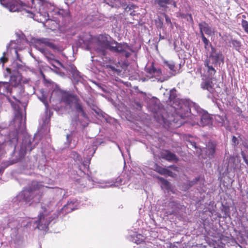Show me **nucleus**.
<instances>
[{
    "mask_svg": "<svg viewBox=\"0 0 248 248\" xmlns=\"http://www.w3.org/2000/svg\"><path fill=\"white\" fill-rule=\"evenodd\" d=\"M110 51L120 54L126 58H129L133 52L132 48L126 43H118L117 41L112 40L108 48Z\"/></svg>",
    "mask_w": 248,
    "mask_h": 248,
    "instance_id": "obj_1",
    "label": "nucleus"
},
{
    "mask_svg": "<svg viewBox=\"0 0 248 248\" xmlns=\"http://www.w3.org/2000/svg\"><path fill=\"white\" fill-rule=\"evenodd\" d=\"M0 3L11 12L21 11L26 6L20 0H0Z\"/></svg>",
    "mask_w": 248,
    "mask_h": 248,
    "instance_id": "obj_2",
    "label": "nucleus"
},
{
    "mask_svg": "<svg viewBox=\"0 0 248 248\" xmlns=\"http://www.w3.org/2000/svg\"><path fill=\"white\" fill-rule=\"evenodd\" d=\"M213 78L206 79L203 81L201 84V87L204 90H207L213 96L217 95L219 93V87L218 85L215 86L216 84L213 83Z\"/></svg>",
    "mask_w": 248,
    "mask_h": 248,
    "instance_id": "obj_3",
    "label": "nucleus"
},
{
    "mask_svg": "<svg viewBox=\"0 0 248 248\" xmlns=\"http://www.w3.org/2000/svg\"><path fill=\"white\" fill-rule=\"evenodd\" d=\"M42 211L40 212L38 216V219L36 221L37 224V227L39 229H43L46 227L49 224V221L47 219L46 217L48 216V213L46 207L44 206L41 207Z\"/></svg>",
    "mask_w": 248,
    "mask_h": 248,
    "instance_id": "obj_4",
    "label": "nucleus"
},
{
    "mask_svg": "<svg viewBox=\"0 0 248 248\" xmlns=\"http://www.w3.org/2000/svg\"><path fill=\"white\" fill-rule=\"evenodd\" d=\"M60 93L61 102L64 103L66 105L72 104L78 97L76 94L70 91L62 90L60 91Z\"/></svg>",
    "mask_w": 248,
    "mask_h": 248,
    "instance_id": "obj_5",
    "label": "nucleus"
},
{
    "mask_svg": "<svg viewBox=\"0 0 248 248\" xmlns=\"http://www.w3.org/2000/svg\"><path fill=\"white\" fill-rule=\"evenodd\" d=\"M95 40L97 42V44L103 47L104 48L107 49L111 43V37L108 34H101L95 36Z\"/></svg>",
    "mask_w": 248,
    "mask_h": 248,
    "instance_id": "obj_6",
    "label": "nucleus"
},
{
    "mask_svg": "<svg viewBox=\"0 0 248 248\" xmlns=\"http://www.w3.org/2000/svg\"><path fill=\"white\" fill-rule=\"evenodd\" d=\"M177 104L178 108H173L176 113L179 115L181 118L186 117L190 110L188 105L184 102L183 100Z\"/></svg>",
    "mask_w": 248,
    "mask_h": 248,
    "instance_id": "obj_7",
    "label": "nucleus"
},
{
    "mask_svg": "<svg viewBox=\"0 0 248 248\" xmlns=\"http://www.w3.org/2000/svg\"><path fill=\"white\" fill-rule=\"evenodd\" d=\"M12 87L10 83L7 82H0V94L7 96L9 94L12 96L14 99L17 102L20 103L19 100L17 99L16 96L12 95Z\"/></svg>",
    "mask_w": 248,
    "mask_h": 248,
    "instance_id": "obj_8",
    "label": "nucleus"
},
{
    "mask_svg": "<svg viewBox=\"0 0 248 248\" xmlns=\"http://www.w3.org/2000/svg\"><path fill=\"white\" fill-rule=\"evenodd\" d=\"M92 36L89 33H85L80 35L78 39V43L82 47L88 49L92 42Z\"/></svg>",
    "mask_w": 248,
    "mask_h": 248,
    "instance_id": "obj_9",
    "label": "nucleus"
},
{
    "mask_svg": "<svg viewBox=\"0 0 248 248\" xmlns=\"http://www.w3.org/2000/svg\"><path fill=\"white\" fill-rule=\"evenodd\" d=\"M146 72L150 74H155V77L158 79V81L163 82L167 80L169 78H158L162 75V70L160 68H156L154 65V63H152L150 67H148L146 69Z\"/></svg>",
    "mask_w": 248,
    "mask_h": 248,
    "instance_id": "obj_10",
    "label": "nucleus"
},
{
    "mask_svg": "<svg viewBox=\"0 0 248 248\" xmlns=\"http://www.w3.org/2000/svg\"><path fill=\"white\" fill-rule=\"evenodd\" d=\"M160 156L162 158L168 161H174L177 162L179 160V158L175 154L168 150H162L160 153Z\"/></svg>",
    "mask_w": 248,
    "mask_h": 248,
    "instance_id": "obj_11",
    "label": "nucleus"
},
{
    "mask_svg": "<svg viewBox=\"0 0 248 248\" xmlns=\"http://www.w3.org/2000/svg\"><path fill=\"white\" fill-rule=\"evenodd\" d=\"M213 60V63L217 64L219 63L221 61L222 62L224 61V56L221 52H217L215 48L211 47V51L209 56Z\"/></svg>",
    "mask_w": 248,
    "mask_h": 248,
    "instance_id": "obj_12",
    "label": "nucleus"
},
{
    "mask_svg": "<svg viewBox=\"0 0 248 248\" xmlns=\"http://www.w3.org/2000/svg\"><path fill=\"white\" fill-rule=\"evenodd\" d=\"M182 100L177 97V94L175 90H171L170 93L169 97L167 102L169 105L172 108H178L177 104H178Z\"/></svg>",
    "mask_w": 248,
    "mask_h": 248,
    "instance_id": "obj_13",
    "label": "nucleus"
},
{
    "mask_svg": "<svg viewBox=\"0 0 248 248\" xmlns=\"http://www.w3.org/2000/svg\"><path fill=\"white\" fill-rule=\"evenodd\" d=\"M199 27L201 35H202V34H204L203 32H205V34L209 36H211L214 33V32L212 31L211 27L205 21L199 23Z\"/></svg>",
    "mask_w": 248,
    "mask_h": 248,
    "instance_id": "obj_14",
    "label": "nucleus"
},
{
    "mask_svg": "<svg viewBox=\"0 0 248 248\" xmlns=\"http://www.w3.org/2000/svg\"><path fill=\"white\" fill-rule=\"evenodd\" d=\"M206 155L209 157H212L216 152L217 144L215 142L210 141L206 146Z\"/></svg>",
    "mask_w": 248,
    "mask_h": 248,
    "instance_id": "obj_15",
    "label": "nucleus"
},
{
    "mask_svg": "<svg viewBox=\"0 0 248 248\" xmlns=\"http://www.w3.org/2000/svg\"><path fill=\"white\" fill-rule=\"evenodd\" d=\"M73 103L74 104L75 108L77 111L80 112L81 113L82 116L83 117L86 118L87 117L86 113L83 109L82 104L78 96L75 100Z\"/></svg>",
    "mask_w": 248,
    "mask_h": 248,
    "instance_id": "obj_16",
    "label": "nucleus"
},
{
    "mask_svg": "<svg viewBox=\"0 0 248 248\" xmlns=\"http://www.w3.org/2000/svg\"><path fill=\"white\" fill-rule=\"evenodd\" d=\"M204 65L207 67V73L208 75L211 78L214 76L217 72L216 70L213 67L212 65H210V61L209 59H206L204 61Z\"/></svg>",
    "mask_w": 248,
    "mask_h": 248,
    "instance_id": "obj_17",
    "label": "nucleus"
},
{
    "mask_svg": "<svg viewBox=\"0 0 248 248\" xmlns=\"http://www.w3.org/2000/svg\"><path fill=\"white\" fill-rule=\"evenodd\" d=\"M155 171L161 175H167L171 177L173 176V172L171 171L168 170L166 168H162L157 164L155 165Z\"/></svg>",
    "mask_w": 248,
    "mask_h": 248,
    "instance_id": "obj_18",
    "label": "nucleus"
},
{
    "mask_svg": "<svg viewBox=\"0 0 248 248\" xmlns=\"http://www.w3.org/2000/svg\"><path fill=\"white\" fill-rule=\"evenodd\" d=\"M145 238L143 235L137 233L131 236V241L137 244L144 242Z\"/></svg>",
    "mask_w": 248,
    "mask_h": 248,
    "instance_id": "obj_19",
    "label": "nucleus"
},
{
    "mask_svg": "<svg viewBox=\"0 0 248 248\" xmlns=\"http://www.w3.org/2000/svg\"><path fill=\"white\" fill-rule=\"evenodd\" d=\"M39 41L46 46H48L53 49H56L57 48V46L53 42H52L49 39L41 38L39 39Z\"/></svg>",
    "mask_w": 248,
    "mask_h": 248,
    "instance_id": "obj_20",
    "label": "nucleus"
},
{
    "mask_svg": "<svg viewBox=\"0 0 248 248\" xmlns=\"http://www.w3.org/2000/svg\"><path fill=\"white\" fill-rule=\"evenodd\" d=\"M170 0H155L154 4L157 5L159 9H166L168 8L167 5L170 3Z\"/></svg>",
    "mask_w": 248,
    "mask_h": 248,
    "instance_id": "obj_21",
    "label": "nucleus"
},
{
    "mask_svg": "<svg viewBox=\"0 0 248 248\" xmlns=\"http://www.w3.org/2000/svg\"><path fill=\"white\" fill-rule=\"evenodd\" d=\"M211 122V118L208 114H203L201 117L200 125L204 126Z\"/></svg>",
    "mask_w": 248,
    "mask_h": 248,
    "instance_id": "obj_22",
    "label": "nucleus"
},
{
    "mask_svg": "<svg viewBox=\"0 0 248 248\" xmlns=\"http://www.w3.org/2000/svg\"><path fill=\"white\" fill-rule=\"evenodd\" d=\"M46 57L48 59L50 63L54 67H56V66L55 65V63H57L60 66H62V63L59 60H57L54 59V56L53 54H48V55H47L46 54Z\"/></svg>",
    "mask_w": 248,
    "mask_h": 248,
    "instance_id": "obj_23",
    "label": "nucleus"
},
{
    "mask_svg": "<svg viewBox=\"0 0 248 248\" xmlns=\"http://www.w3.org/2000/svg\"><path fill=\"white\" fill-rule=\"evenodd\" d=\"M40 92L41 95L38 97V98L45 105L46 108H47L49 107V105L47 102V95L44 90L41 89Z\"/></svg>",
    "mask_w": 248,
    "mask_h": 248,
    "instance_id": "obj_24",
    "label": "nucleus"
},
{
    "mask_svg": "<svg viewBox=\"0 0 248 248\" xmlns=\"http://www.w3.org/2000/svg\"><path fill=\"white\" fill-rule=\"evenodd\" d=\"M43 187V186L41 185L39 182H35L34 183H32L31 186L27 189V191L28 193H31L35 190L39 189Z\"/></svg>",
    "mask_w": 248,
    "mask_h": 248,
    "instance_id": "obj_25",
    "label": "nucleus"
},
{
    "mask_svg": "<svg viewBox=\"0 0 248 248\" xmlns=\"http://www.w3.org/2000/svg\"><path fill=\"white\" fill-rule=\"evenodd\" d=\"M106 68L108 69L109 71H112L113 74H120L121 72V69L119 65L116 64L115 66L113 65H107Z\"/></svg>",
    "mask_w": 248,
    "mask_h": 248,
    "instance_id": "obj_26",
    "label": "nucleus"
},
{
    "mask_svg": "<svg viewBox=\"0 0 248 248\" xmlns=\"http://www.w3.org/2000/svg\"><path fill=\"white\" fill-rule=\"evenodd\" d=\"M69 71L72 74V77L74 79H78L80 77L79 72L74 65H70Z\"/></svg>",
    "mask_w": 248,
    "mask_h": 248,
    "instance_id": "obj_27",
    "label": "nucleus"
},
{
    "mask_svg": "<svg viewBox=\"0 0 248 248\" xmlns=\"http://www.w3.org/2000/svg\"><path fill=\"white\" fill-rule=\"evenodd\" d=\"M229 43L232 44L236 50L239 51L241 46V43L239 41L234 39H231Z\"/></svg>",
    "mask_w": 248,
    "mask_h": 248,
    "instance_id": "obj_28",
    "label": "nucleus"
},
{
    "mask_svg": "<svg viewBox=\"0 0 248 248\" xmlns=\"http://www.w3.org/2000/svg\"><path fill=\"white\" fill-rule=\"evenodd\" d=\"M71 157L73 158L75 161H81V157L80 155L76 152L72 151L71 154Z\"/></svg>",
    "mask_w": 248,
    "mask_h": 248,
    "instance_id": "obj_29",
    "label": "nucleus"
},
{
    "mask_svg": "<svg viewBox=\"0 0 248 248\" xmlns=\"http://www.w3.org/2000/svg\"><path fill=\"white\" fill-rule=\"evenodd\" d=\"M201 37L202 38L203 43L204 44V47L206 49L207 48L208 46H211V47H213L212 46L211 44L210 43L209 41L205 37L204 34H202V35H201Z\"/></svg>",
    "mask_w": 248,
    "mask_h": 248,
    "instance_id": "obj_30",
    "label": "nucleus"
},
{
    "mask_svg": "<svg viewBox=\"0 0 248 248\" xmlns=\"http://www.w3.org/2000/svg\"><path fill=\"white\" fill-rule=\"evenodd\" d=\"M241 25L245 31L248 34V22L246 20L242 19Z\"/></svg>",
    "mask_w": 248,
    "mask_h": 248,
    "instance_id": "obj_31",
    "label": "nucleus"
},
{
    "mask_svg": "<svg viewBox=\"0 0 248 248\" xmlns=\"http://www.w3.org/2000/svg\"><path fill=\"white\" fill-rule=\"evenodd\" d=\"M157 179L158 180H159L161 182L162 184L166 187H169L170 186V183L167 180L164 179L163 178L160 177H157Z\"/></svg>",
    "mask_w": 248,
    "mask_h": 248,
    "instance_id": "obj_32",
    "label": "nucleus"
},
{
    "mask_svg": "<svg viewBox=\"0 0 248 248\" xmlns=\"http://www.w3.org/2000/svg\"><path fill=\"white\" fill-rule=\"evenodd\" d=\"M165 63L168 66L169 69L173 72H175L176 70L175 69V65L174 62H165Z\"/></svg>",
    "mask_w": 248,
    "mask_h": 248,
    "instance_id": "obj_33",
    "label": "nucleus"
},
{
    "mask_svg": "<svg viewBox=\"0 0 248 248\" xmlns=\"http://www.w3.org/2000/svg\"><path fill=\"white\" fill-rule=\"evenodd\" d=\"M135 7H136L134 5H128L127 6V7L125 8V10L126 12H130V14L131 15H132V16H135V13H134L135 11H132L131 12L130 10H131V9H133L135 8Z\"/></svg>",
    "mask_w": 248,
    "mask_h": 248,
    "instance_id": "obj_34",
    "label": "nucleus"
},
{
    "mask_svg": "<svg viewBox=\"0 0 248 248\" xmlns=\"http://www.w3.org/2000/svg\"><path fill=\"white\" fill-rule=\"evenodd\" d=\"M200 177L195 178L193 180L189 182V186H192L197 183V182L200 180Z\"/></svg>",
    "mask_w": 248,
    "mask_h": 248,
    "instance_id": "obj_35",
    "label": "nucleus"
},
{
    "mask_svg": "<svg viewBox=\"0 0 248 248\" xmlns=\"http://www.w3.org/2000/svg\"><path fill=\"white\" fill-rule=\"evenodd\" d=\"M5 55H6V53L3 52V56L0 58V63L4 64V63L8 61L7 58L5 57Z\"/></svg>",
    "mask_w": 248,
    "mask_h": 248,
    "instance_id": "obj_36",
    "label": "nucleus"
},
{
    "mask_svg": "<svg viewBox=\"0 0 248 248\" xmlns=\"http://www.w3.org/2000/svg\"><path fill=\"white\" fill-rule=\"evenodd\" d=\"M164 17L165 18L166 22L168 24H171V20L170 18L166 15L164 14Z\"/></svg>",
    "mask_w": 248,
    "mask_h": 248,
    "instance_id": "obj_37",
    "label": "nucleus"
},
{
    "mask_svg": "<svg viewBox=\"0 0 248 248\" xmlns=\"http://www.w3.org/2000/svg\"><path fill=\"white\" fill-rule=\"evenodd\" d=\"M65 3L67 5H71L72 3H73L76 0H64Z\"/></svg>",
    "mask_w": 248,
    "mask_h": 248,
    "instance_id": "obj_38",
    "label": "nucleus"
},
{
    "mask_svg": "<svg viewBox=\"0 0 248 248\" xmlns=\"http://www.w3.org/2000/svg\"><path fill=\"white\" fill-rule=\"evenodd\" d=\"M170 4H172L174 8H176L177 6L176 2L174 0H170Z\"/></svg>",
    "mask_w": 248,
    "mask_h": 248,
    "instance_id": "obj_39",
    "label": "nucleus"
},
{
    "mask_svg": "<svg viewBox=\"0 0 248 248\" xmlns=\"http://www.w3.org/2000/svg\"><path fill=\"white\" fill-rule=\"evenodd\" d=\"M16 77L15 76H11L10 77V81L11 82V83H13L14 81H15L16 80Z\"/></svg>",
    "mask_w": 248,
    "mask_h": 248,
    "instance_id": "obj_40",
    "label": "nucleus"
},
{
    "mask_svg": "<svg viewBox=\"0 0 248 248\" xmlns=\"http://www.w3.org/2000/svg\"><path fill=\"white\" fill-rule=\"evenodd\" d=\"M7 99L8 100V101L10 103V104H11V105L12 106V107H14L15 106V104L14 103L13 101H12L11 100V99L10 98L9 96H7Z\"/></svg>",
    "mask_w": 248,
    "mask_h": 248,
    "instance_id": "obj_41",
    "label": "nucleus"
},
{
    "mask_svg": "<svg viewBox=\"0 0 248 248\" xmlns=\"http://www.w3.org/2000/svg\"><path fill=\"white\" fill-rule=\"evenodd\" d=\"M237 140V138L235 136H233L232 138V141L233 143H235L236 141Z\"/></svg>",
    "mask_w": 248,
    "mask_h": 248,
    "instance_id": "obj_42",
    "label": "nucleus"
},
{
    "mask_svg": "<svg viewBox=\"0 0 248 248\" xmlns=\"http://www.w3.org/2000/svg\"><path fill=\"white\" fill-rule=\"evenodd\" d=\"M4 170V168H3L2 166H0V174H1L3 173Z\"/></svg>",
    "mask_w": 248,
    "mask_h": 248,
    "instance_id": "obj_43",
    "label": "nucleus"
},
{
    "mask_svg": "<svg viewBox=\"0 0 248 248\" xmlns=\"http://www.w3.org/2000/svg\"><path fill=\"white\" fill-rule=\"evenodd\" d=\"M191 144L195 148H197L196 143L195 142H190Z\"/></svg>",
    "mask_w": 248,
    "mask_h": 248,
    "instance_id": "obj_44",
    "label": "nucleus"
},
{
    "mask_svg": "<svg viewBox=\"0 0 248 248\" xmlns=\"http://www.w3.org/2000/svg\"><path fill=\"white\" fill-rule=\"evenodd\" d=\"M100 51L101 52V54L103 55H106V51L104 49H102L100 50Z\"/></svg>",
    "mask_w": 248,
    "mask_h": 248,
    "instance_id": "obj_45",
    "label": "nucleus"
},
{
    "mask_svg": "<svg viewBox=\"0 0 248 248\" xmlns=\"http://www.w3.org/2000/svg\"><path fill=\"white\" fill-rule=\"evenodd\" d=\"M169 167L170 168H172L174 170H175L177 169V167H176V166H175L174 165H170Z\"/></svg>",
    "mask_w": 248,
    "mask_h": 248,
    "instance_id": "obj_46",
    "label": "nucleus"
},
{
    "mask_svg": "<svg viewBox=\"0 0 248 248\" xmlns=\"http://www.w3.org/2000/svg\"><path fill=\"white\" fill-rule=\"evenodd\" d=\"M40 50L42 52H43V53L45 52V49L44 48H40Z\"/></svg>",
    "mask_w": 248,
    "mask_h": 248,
    "instance_id": "obj_47",
    "label": "nucleus"
},
{
    "mask_svg": "<svg viewBox=\"0 0 248 248\" xmlns=\"http://www.w3.org/2000/svg\"><path fill=\"white\" fill-rule=\"evenodd\" d=\"M31 3H32V6H33L34 4V1L35 0H31Z\"/></svg>",
    "mask_w": 248,
    "mask_h": 248,
    "instance_id": "obj_48",
    "label": "nucleus"
},
{
    "mask_svg": "<svg viewBox=\"0 0 248 248\" xmlns=\"http://www.w3.org/2000/svg\"><path fill=\"white\" fill-rule=\"evenodd\" d=\"M189 16H190V18L191 19V20H192V17L191 15L190 14Z\"/></svg>",
    "mask_w": 248,
    "mask_h": 248,
    "instance_id": "obj_49",
    "label": "nucleus"
},
{
    "mask_svg": "<svg viewBox=\"0 0 248 248\" xmlns=\"http://www.w3.org/2000/svg\"><path fill=\"white\" fill-rule=\"evenodd\" d=\"M94 111H95V113H98V112H97V111H96L95 110H94Z\"/></svg>",
    "mask_w": 248,
    "mask_h": 248,
    "instance_id": "obj_50",
    "label": "nucleus"
},
{
    "mask_svg": "<svg viewBox=\"0 0 248 248\" xmlns=\"http://www.w3.org/2000/svg\"><path fill=\"white\" fill-rule=\"evenodd\" d=\"M247 195H248V191L247 192Z\"/></svg>",
    "mask_w": 248,
    "mask_h": 248,
    "instance_id": "obj_51",
    "label": "nucleus"
}]
</instances>
